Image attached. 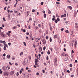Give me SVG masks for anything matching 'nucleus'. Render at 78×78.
I'll return each instance as SVG.
<instances>
[{
  "label": "nucleus",
  "instance_id": "11",
  "mask_svg": "<svg viewBox=\"0 0 78 78\" xmlns=\"http://www.w3.org/2000/svg\"><path fill=\"white\" fill-rule=\"evenodd\" d=\"M4 74L5 75V76H8V73L7 72H4Z\"/></svg>",
  "mask_w": 78,
  "mask_h": 78
},
{
  "label": "nucleus",
  "instance_id": "34",
  "mask_svg": "<svg viewBox=\"0 0 78 78\" xmlns=\"http://www.w3.org/2000/svg\"><path fill=\"white\" fill-rule=\"evenodd\" d=\"M51 41H52V39H51V38H50V42H51Z\"/></svg>",
  "mask_w": 78,
  "mask_h": 78
},
{
  "label": "nucleus",
  "instance_id": "60",
  "mask_svg": "<svg viewBox=\"0 0 78 78\" xmlns=\"http://www.w3.org/2000/svg\"><path fill=\"white\" fill-rule=\"evenodd\" d=\"M26 39H27L28 40L29 39V38H28V37L27 36L26 37Z\"/></svg>",
  "mask_w": 78,
  "mask_h": 78
},
{
  "label": "nucleus",
  "instance_id": "19",
  "mask_svg": "<svg viewBox=\"0 0 78 78\" xmlns=\"http://www.w3.org/2000/svg\"><path fill=\"white\" fill-rule=\"evenodd\" d=\"M38 61H39V60H37V59H35V62H38Z\"/></svg>",
  "mask_w": 78,
  "mask_h": 78
},
{
  "label": "nucleus",
  "instance_id": "17",
  "mask_svg": "<svg viewBox=\"0 0 78 78\" xmlns=\"http://www.w3.org/2000/svg\"><path fill=\"white\" fill-rule=\"evenodd\" d=\"M6 34L7 35H8L9 36V37H10L11 36V35L10 34H9V33H7Z\"/></svg>",
  "mask_w": 78,
  "mask_h": 78
},
{
  "label": "nucleus",
  "instance_id": "42",
  "mask_svg": "<svg viewBox=\"0 0 78 78\" xmlns=\"http://www.w3.org/2000/svg\"><path fill=\"white\" fill-rule=\"evenodd\" d=\"M16 75L17 76H19V72H17Z\"/></svg>",
  "mask_w": 78,
  "mask_h": 78
},
{
  "label": "nucleus",
  "instance_id": "40",
  "mask_svg": "<svg viewBox=\"0 0 78 78\" xmlns=\"http://www.w3.org/2000/svg\"><path fill=\"white\" fill-rule=\"evenodd\" d=\"M69 67H72V64H70L69 65Z\"/></svg>",
  "mask_w": 78,
  "mask_h": 78
},
{
  "label": "nucleus",
  "instance_id": "49",
  "mask_svg": "<svg viewBox=\"0 0 78 78\" xmlns=\"http://www.w3.org/2000/svg\"><path fill=\"white\" fill-rule=\"evenodd\" d=\"M28 29H31V26L30 25L28 26Z\"/></svg>",
  "mask_w": 78,
  "mask_h": 78
},
{
  "label": "nucleus",
  "instance_id": "23",
  "mask_svg": "<svg viewBox=\"0 0 78 78\" xmlns=\"http://www.w3.org/2000/svg\"><path fill=\"white\" fill-rule=\"evenodd\" d=\"M64 72L65 73H66V72H67V69H64Z\"/></svg>",
  "mask_w": 78,
  "mask_h": 78
},
{
  "label": "nucleus",
  "instance_id": "53",
  "mask_svg": "<svg viewBox=\"0 0 78 78\" xmlns=\"http://www.w3.org/2000/svg\"><path fill=\"white\" fill-rule=\"evenodd\" d=\"M67 1L68 3H70L71 2L69 0H67Z\"/></svg>",
  "mask_w": 78,
  "mask_h": 78
},
{
  "label": "nucleus",
  "instance_id": "55",
  "mask_svg": "<svg viewBox=\"0 0 78 78\" xmlns=\"http://www.w3.org/2000/svg\"><path fill=\"white\" fill-rule=\"evenodd\" d=\"M72 69H73L72 68H71L69 70H70V71H72Z\"/></svg>",
  "mask_w": 78,
  "mask_h": 78
},
{
  "label": "nucleus",
  "instance_id": "13",
  "mask_svg": "<svg viewBox=\"0 0 78 78\" xmlns=\"http://www.w3.org/2000/svg\"><path fill=\"white\" fill-rule=\"evenodd\" d=\"M29 36L30 38H32V37H33V35L32 34H30L29 35Z\"/></svg>",
  "mask_w": 78,
  "mask_h": 78
},
{
  "label": "nucleus",
  "instance_id": "61",
  "mask_svg": "<svg viewBox=\"0 0 78 78\" xmlns=\"http://www.w3.org/2000/svg\"><path fill=\"white\" fill-rule=\"evenodd\" d=\"M21 71H22V72H23V71H24L23 69L22 68V69H21Z\"/></svg>",
  "mask_w": 78,
  "mask_h": 78
},
{
  "label": "nucleus",
  "instance_id": "5",
  "mask_svg": "<svg viewBox=\"0 0 78 78\" xmlns=\"http://www.w3.org/2000/svg\"><path fill=\"white\" fill-rule=\"evenodd\" d=\"M67 9H70V10H72V7L71 6H68L67 7Z\"/></svg>",
  "mask_w": 78,
  "mask_h": 78
},
{
  "label": "nucleus",
  "instance_id": "51",
  "mask_svg": "<svg viewBox=\"0 0 78 78\" xmlns=\"http://www.w3.org/2000/svg\"><path fill=\"white\" fill-rule=\"evenodd\" d=\"M50 30H52V27H51V26H50Z\"/></svg>",
  "mask_w": 78,
  "mask_h": 78
},
{
  "label": "nucleus",
  "instance_id": "16",
  "mask_svg": "<svg viewBox=\"0 0 78 78\" xmlns=\"http://www.w3.org/2000/svg\"><path fill=\"white\" fill-rule=\"evenodd\" d=\"M39 50L40 51V52H41V51H42V48H39Z\"/></svg>",
  "mask_w": 78,
  "mask_h": 78
},
{
  "label": "nucleus",
  "instance_id": "48",
  "mask_svg": "<svg viewBox=\"0 0 78 78\" xmlns=\"http://www.w3.org/2000/svg\"><path fill=\"white\" fill-rule=\"evenodd\" d=\"M48 14H50V13H51V11L49 10H48Z\"/></svg>",
  "mask_w": 78,
  "mask_h": 78
},
{
  "label": "nucleus",
  "instance_id": "35",
  "mask_svg": "<svg viewBox=\"0 0 78 78\" xmlns=\"http://www.w3.org/2000/svg\"><path fill=\"white\" fill-rule=\"evenodd\" d=\"M63 17H66V14H65L63 15Z\"/></svg>",
  "mask_w": 78,
  "mask_h": 78
},
{
  "label": "nucleus",
  "instance_id": "18",
  "mask_svg": "<svg viewBox=\"0 0 78 78\" xmlns=\"http://www.w3.org/2000/svg\"><path fill=\"white\" fill-rule=\"evenodd\" d=\"M26 63H27V62L26 63V62H25V61H24V62H23V64H24V65H25V64H26Z\"/></svg>",
  "mask_w": 78,
  "mask_h": 78
},
{
  "label": "nucleus",
  "instance_id": "62",
  "mask_svg": "<svg viewBox=\"0 0 78 78\" xmlns=\"http://www.w3.org/2000/svg\"><path fill=\"white\" fill-rule=\"evenodd\" d=\"M46 39H48V36H46Z\"/></svg>",
  "mask_w": 78,
  "mask_h": 78
},
{
  "label": "nucleus",
  "instance_id": "2",
  "mask_svg": "<svg viewBox=\"0 0 78 78\" xmlns=\"http://www.w3.org/2000/svg\"><path fill=\"white\" fill-rule=\"evenodd\" d=\"M42 42L43 43V44L44 45H45L46 44V40H45V39H44L42 40Z\"/></svg>",
  "mask_w": 78,
  "mask_h": 78
},
{
  "label": "nucleus",
  "instance_id": "22",
  "mask_svg": "<svg viewBox=\"0 0 78 78\" xmlns=\"http://www.w3.org/2000/svg\"><path fill=\"white\" fill-rule=\"evenodd\" d=\"M76 29V30H78V27L77 26H76L75 27Z\"/></svg>",
  "mask_w": 78,
  "mask_h": 78
},
{
  "label": "nucleus",
  "instance_id": "64",
  "mask_svg": "<svg viewBox=\"0 0 78 78\" xmlns=\"http://www.w3.org/2000/svg\"><path fill=\"white\" fill-rule=\"evenodd\" d=\"M67 72L68 73H70V71H69V70H67Z\"/></svg>",
  "mask_w": 78,
  "mask_h": 78
},
{
  "label": "nucleus",
  "instance_id": "47",
  "mask_svg": "<svg viewBox=\"0 0 78 78\" xmlns=\"http://www.w3.org/2000/svg\"><path fill=\"white\" fill-rule=\"evenodd\" d=\"M46 59L47 60H48V56H47L46 57Z\"/></svg>",
  "mask_w": 78,
  "mask_h": 78
},
{
  "label": "nucleus",
  "instance_id": "46",
  "mask_svg": "<svg viewBox=\"0 0 78 78\" xmlns=\"http://www.w3.org/2000/svg\"><path fill=\"white\" fill-rule=\"evenodd\" d=\"M57 20H58V21H60V19H59V18H58L57 19Z\"/></svg>",
  "mask_w": 78,
  "mask_h": 78
},
{
  "label": "nucleus",
  "instance_id": "8",
  "mask_svg": "<svg viewBox=\"0 0 78 78\" xmlns=\"http://www.w3.org/2000/svg\"><path fill=\"white\" fill-rule=\"evenodd\" d=\"M68 59V57H64V61H66L67 60V59Z\"/></svg>",
  "mask_w": 78,
  "mask_h": 78
},
{
  "label": "nucleus",
  "instance_id": "10",
  "mask_svg": "<svg viewBox=\"0 0 78 78\" xmlns=\"http://www.w3.org/2000/svg\"><path fill=\"white\" fill-rule=\"evenodd\" d=\"M57 62H54V66L55 67L57 66H58V63H56Z\"/></svg>",
  "mask_w": 78,
  "mask_h": 78
},
{
  "label": "nucleus",
  "instance_id": "28",
  "mask_svg": "<svg viewBox=\"0 0 78 78\" xmlns=\"http://www.w3.org/2000/svg\"><path fill=\"white\" fill-rule=\"evenodd\" d=\"M56 17H57V18H59V16H58V15L57 14H56Z\"/></svg>",
  "mask_w": 78,
  "mask_h": 78
},
{
  "label": "nucleus",
  "instance_id": "26",
  "mask_svg": "<svg viewBox=\"0 0 78 78\" xmlns=\"http://www.w3.org/2000/svg\"><path fill=\"white\" fill-rule=\"evenodd\" d=\"M71 34L72 36H73V31L71 32Z\"/></svg>",
  "mask_w": 78,
  "mask_h": 78
},
{
  "label": "nucleus",
  "instance_id": "36",
  "mask_svg": "<svg viewBox=\"0 0 78 78\" xmlns=\"http://www.w3.org/2000/svg\"><path fill=\"white\" fill-rule=\"evenodd\" d=\"M41 5H44V2H41Z\"/></svg>",
  "mask_w": 78,
  "mask_h": 78
},
{
  "label": "nucleus",
  "instance_id": "6",
  "mask_svg": "<svg viewBox=\"0 0 78 78\" xmlns=\"http://www.w3.org/2000/svg\"><path fill=\"white\" fill-rule=\"evenodd\" d=\"M4 46H5V47H7V48L8 47V44H6V42H4Z\"/></svg>",
  "mask_w": 78,
  "mask_h": 78
},
{
  "label": "nucleus",
  "instance_id": "29",
  "mask_svg": "<svg viewBox=\"0 0 78 78\" xmlns=\"http://www.w3.org/2000/svg\"><path fill=\"white\" fill-rule=\"evenodd\" d=\"M3 49L4 50H6V47L5 46H4Z\"/></svg>",
  "mask_w": 78,
  "mask_h": 78
},
{
  "label": "nucleus",
  "instance_id": "37",
  "mask_svg": "<svg viewBox=\"0 0 78 78\" xmlns=\"http://www.w3.org/2000/svg\"><path fill=\"white\" fill-rule=\"evenodd\" d=\"M75 2H78V0H73Z\"/></svg>",
  "mask_w": 78,
  "mask_h": 78
},
{
  "label": "nucleus",
  "instance_id": "32",
  "mask_svg": "<svg viewBox=\"0 0 78 78\" xmlns=\"http://www.w3.org/2000/svg\"><path fill=\"white\" fill-rule=\"evenodd\" d=\"M74 14L75 15H76V14H77L76 12V11H74Z\"/></svg>",
  "mask_w": 78,
  "mask_h": 78
},
{
  "label": "nucleus",
  "instance_id": "3",
  "mask_svg": "<svg viewBox=\"0 0 78 78\" xmlns=\"http://www.w3.org/2000/svg\"><path fill=\"white\" fill-rule=\"evenodd\" d=\"M39 40H40V38H35V41H36V42H37L39 41Z\"/></svg>",
  "mask_w": 78,
  "mask_h": 78
},
{
  "label": "nucleus",
  "instance_id": "43",
  "mask_svg": "<svg viewBox=\"0 0 78 78\" xmlns=\"http://www.w3.org/2000/svg\"><path fill=\"white\" fill-rule=\"evenodd\" d=\"M38 27L40 28H41V24H38Z\"/></svg>",
  "mask_w": 78,
  "mask_h": 78
},
{
  "label": "nucleus",
  "instance_id": "56",
  "mask_svg": "<svg viewBox=\"0 0 78 78\" xmlns=\"http://www.w3.org/2000/svg\"><path fill=\"white\" fill-rule=\"evenodd\" d=\"M29 20L30 21V20H32V19L31 17L30 18Z\"/></svg>",
  "mask_w": 78,
  "mask_h": 78
},
{
  "label": "nucleus",
  "instance_id": "30",
  "mask_svg": "<svg viewBox=\"0 0 78 78\" xmlns=\"http://www.w3.org/2000/svg\"><path fill=\"white\" fill-rule=\"evenodd\" d=\"M66 33H67L68 34H69V32L68 31V30H66L65 31Z\"/></svg>",
  "mask_w": 78,
  "mask_h": 78
},
{
  "label": "nucleus",
  "instance_id": "63",
  "mask_svg": "<svg viewBox=\"0 0 78 78\" xmlns=\"http://www.w3.org/2000/svg\"><path fill=\"white\" fill-rule=\"evenodd\" d=\"M48 63H49V64H50V61H48Z\"/></svg>",
  "mask_w": 78,
  "mask_h": 78
},
{
  "label": "nucleus",
  "instance_id": "52",
  "mask_svg": "<svg viewBox=\"0 0 78 78\" xmlns=\"http://www.w3.org/2000/svg\"><path fill=\"white\" fill-rule=\"evenodd\" d=\"M71 77H73V76H74V75L73 74L71 75Z\"/></svg>",
  "mask_w": 78,
  "mask_h": 78
},
{
  "label": "nucleus",
  "instance_id": "33",
  "mask_svg": "<svg viewBox=\"0 0 78 78\" xmlns=\"http://www.w3.org/2000/svg\"><path fill=\"white\" fill-rule=\"evenodd\" d=\"M24 45L25 46H26L27 45V44H26V43L25 42H23Z\"/></svg>",
  "mask_w": 78,
  "mask_h": 78
},
{
  "label": "nucleus",
  "instance_id": "45",
  "mask_svg": "<svg viewBox=\"0 0 78 78\" xmlns=\"http://www.w3.org/2000/svg\"><path fill=\"white\" fill-rule=\"evenodd\" d=\"M56 4H58V5H59L60 4V3L57 2H56Z\"/></svg>",
  "mask_w": 78,
  "mask_h": 78
},
{
  "label": "nucleus",
  "instance_id": "31",
  "mask_svg": "<svg viewBox=\"0 0 78 78\" xmlns=\"http://www.w3.org/2000/svg\"><path fill=\"white\" fill-rule=\"evenodd\" d=\"M47 53L48 55H50V52L49 51H48Z\"/></svg>",
  "mask_w": 78,
  "mask_h": 78
},
{
  "label": "nucleus",
  "instance_id": "4",
  "mask_svg": "<svg viewBox=\"0 0 78 78\" xmlns=\"http://www.w3.org/2000/svg\"><path fill=\"white\" fill-rule=\"evenodd\" d=\"M75 44H74V46L76 47V45H77V41H76V40H75L74 41Z\"/></svg>",
  "mask_w": 78,
  "mask_h": 78
},
{
  "label": "nucleus",
  "instance_id": "41",
  "mask_svg": "<svg viewBox=\"0 0 78 78\" xmlns=\"http://www.w3.org/2000/svg\"><path fill=\"white\" fill-rule=\"evenodd\" d=\"M44 66H47V64L46 62L44 63Z\"/></svg>",
  "mask_w": 78,
  "mask_h": 78
},
{
  "label": "nucleus",
  "instance_id": "54",
  "mask_svg": "<svg viewBox=\"0 0 78 78\" xmlns=\"http://www.w3.org/2000/svg\"><path fill=\"white\" fill-rule=\"evenodd\" d=\"M35 65L36 66H38V64H37V62H35Z\"/></svg>",
  "mask_w": 78,
  "mask_h": 78
},
{
  "label": "nucleus",
  "instance_id": "57",
  "mask_svg": "<svg viewBox=\"0 0 78 78\" xmlns=\"http://www.w3.org/2000/svg\"><path fill=\"white\" fill-rule=\"evenodd\" d=\"M72 53L73 54L74 53H75V52H74V51H73V50H72Z\"/></svg>",
  "mask_w": 78,
  "mask_h": 78
},
{
  "label": "nucleus",
  "instance_id": "59",
  "mask_svg": "<svg viewBox=\"0 0 78 78\" xmlns=\"http://www.w3.org/2000/svg\"><path fill=\"white\" fill-rule=\"evenodd\" d=\"M29 33L27 32L26 34H27V35H29Z\"/></svg>",
  "mask_w": 78,
  "mask_h": 78
},
{
  "label": "nucleus",
  "instance_id": "58",
  "mask_svg": "<svg viewBox=\"0 0 78 78\" xmlns=\"http://www.w3.org/2000/svg\"><path fill=\"white\" fill-rule=\"evenodd\" d=\"M64 51H66V48H64Z\"/></svg>",
  "mask_w": 78,
  "mask_h": 78
},
{
  "label": "nucleus",
  "instance_id": "24",
  "mask_svg": "<svg viewBox=\"0 0 78 78\" xmlns=\"http://www.w3.org/2000/svg\"><path fill=\"white\" fill-rule=\"evenodd\" d=\"M55 22L56 23H58V21H57V20L56 19L55 20Z\"/></svg>",
  "mask_w": 78,
  "mask_h": 78
},
{
  "label": "nucleus",
  "instance_id": "15",
  "mask_svg": "<svg viewBox=\"0 0 78 78\" xmlns=\"http://www.w3.org/2000/svg\"><path fill=\"white\" fill-rule=\"evenodd\" d=\"M57 37L58 36L56 35H55L54 36V39H55V38H57Z\"/></svg>",
  "mask_w": 78,
  "mask_h": 78
},
{
  "label": "nucleus",
  "instance_id": "50",
  "mask_svg": "<svg viewBox=\"0 0 78 78\" xmlns=\"http://www.w3.org/2000/svg\"><path fill=\"white\" fill-rule=\"evenodd\" d=\"M52 21H54V20H55V18H53L52 19Z\"/></svg>",
  "mask_w": 78,
  "mask_h": 78
},
{
  "label": "nucleus",
  "instance_id": "21",
  "mask_svg": "<svg viewBox=\"0 0 78 78\" xmlns=\"http://www.w3.org/2000/svg\"><path fill=\"white\" fill-rule=\"evenodd\" d=\"M23 52H21L20 54V56H21L22 55H23Z\"/></svg>",
  "mask_w": 78,
  "mask_h": 78
},
{
  "label": "nucleus",
  "instance_id": "1",
  "mask_svg": "<svg viewBox=\"0 0 78 78\" xmlns=\"http://www.w3.org/2000/svg\"><path fill=\"white\" fill-rule=\"evenodd\" d=\"M0 34L2 36V37H4L5 36V34L3 32L0 31Z\"/></svg>",
  "mask_w": 78,
  "mask_h": 78
},
{
  "label": "nucleus",
  "instance_id": "39",
  "mask_svg": "<svg viewBox=\"0 0 78 78\" xmlns=\"http://www.w3.org/2000/svg\"><path fill=\"white\" fill-rule=\"evenodd\" d=\"M46 48V47H45V46H44L43 47V50H45Z\"/></svg>",
  "mask_w": 78,
  "mask_h": 78
},
{
  "label": "nucleus",
  "instance_id": "14",
  "mask_svg": "<svg viewBox=\"0 0 78 78\" xmlns=\"http://www.w3.org/2000/svg\"><path fill=\"white\" fill-rule=\"evenodd\" d=\"M0 43H3V44H4L5 42V41H2V40H0Z\"/></svg>",
  "mask_w": 78,
  "mask_h": 78
},
{
  "label": "nucleus",
  "instance_id": "44",
  "mask_svg": "<svg viewBox=\"0 0 78 78\" xmlns=\"http://www.w3.org/2000/svg\"><path fill=\"white\" fill-rule=\"evenodd\" d=\"M3 19L4 21H5V22L6 21V20H5V17L3 18Z\"/></svg>",
  "mask_w": 78,
  "mask_h": 78
},
{
  "label": "nucleus",
  "instance_id": "9",
  "mask_svg": "<svg viewBox=\"0 0 78 78\" xmlns=\"http://www.w3.org/2000/svg\"><path fill=\"white\" fill-rule=\"evenodd\" d=\"M54 62H58V59H57V58H55L54 59Z\"/></svg>",
  "mask_w": 78,
  "mask_h": 78
},
{
  "label": "nucleus",
  "instance_id": "20",
  "mask_svg": "<svg viewBox=\"0 0 78 78\" xmlns=\"http://www.w3.org/2000/svg\"><path fill=\"white\" fill-rule=\"evenodd\" d=\"M46 16H47L46 15V14H45V13H44V18H46Z\"/></svg>",
  "mask_w": 78,
  "mask_h": 78
},
{
  "label": "nucleus",
  "instance_id": "12",
  "mask_svg": "<svg viewBox=\"0 0 78 78\" xmlns=\"http://www.w3.org/2000/svg\"><path fill=\"white\" fill-rule=\"evenodd\" d=\"M7 58L8 59H10V58H11V56H10V55H8L7 56Z\"/></svg>",
  "mask_w": 78,
  "mask_h": 78
},
{
  "label": "nucleus",
  "instance_id": "25",
  "mask_svg": "<svg viewBox=\"0 0 78 78\" xmlns=\"http://www.w3.org/2000/svg\"><path fill=\"white\" fill-rule=\"evenodd\" d=\"M12 28H13V29L14 30V29H16L17 28V27H16V26L13 27H12Z\"/></svg>",
  "mask_w": 78,
  "mask_h": 78
},
{
  "label": "nucleus",
  "instance_id": "7",
  "mask_svg": "<svg viewBox=\"0 0 78 78\" xmlns=\"http://www.w3.org/2000/svg\"><path fill=\"white\" fill-rule=\"evenodd\" d=\"M14 73V72L13 71H12L10 72V75H13Z\"/></svg>",
  "mask_w": 78,
  "mask_h": 78
},
{
  "label": "nucleus",
  "instance_id": "38",
  "mask_svg": "<svg viewBox=\"0 0 78 78\" xmlns=\"http://www.w3.org/2000/svg\"><path fill=\"white\" fill-rule=\"evenodd\" d=\"M49 49L51 50V51H53V49H52V48H50Z\"/></svg>",
  "mask_w": 78,
  "mask_h": 78
},
{
  "label": "nucleus",
  "instance_id": "27",
  "mask_svg": "<svg viewBox=\"0 0 78 78\" xmlns=\"http://www.w3.org/2000/svg\"><path fill=\"white\" fill-rule=\"evenodd\" d=\"M64 52H63L62 53L61 55L62 56H64Z\"/></svg>",
  "mask_w": 78,
  "mask_h": 78
}]
</instances>
